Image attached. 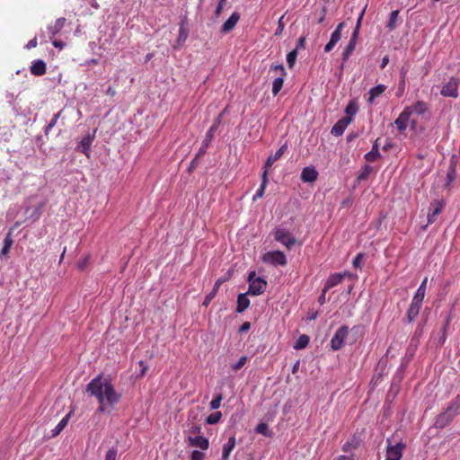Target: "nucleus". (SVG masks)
Here are the masks:
<instances>
[{
  "mask_svg": "<svg viewBox=\"0 0 460 460\" xmlns=\"http://www.w3.org/2000/svg\"><path fill=\"white\" fill-rule=\"evenodd\" d=\"M190 459L191 460H203L204 459V454L202 452H200V451L194 450L191 453Z\"/></svg>",
  "mask_w": 460,
  "mask_h": 460,
  "instance_id": "50",
  "label": "nucleus"
},
{
  "mask_svg": "<svg viewBox=\"0 0 460 460\" xmlns=\"http://www.w3.org/2000/svg\"><path fill=\"white\" fill-rule=\"evenodd\" d=\"M246 361H247V357L246 356H243V357H241L239 358V360L235 364H234L232 366V368L234 371H237V370H239L240 368H242L245 365Z\"/></svg>",
  "mask_w": 460,
  "mask_h": 460,
  "instance_id": "46",
  "label": "nucleus"
},
{
  "mask_svg": "<svg viewBox=\"0 0 460 460\" xmlns=\"http://www.w3.org/2000/svg\"><path fill=\"white\" fill-rule=\"evenodd\" d=\"M460 80L457 77H450V79L445 83L440 90V94L444 97L457 98L458 97V87Z\"/></svg>",
  "mask_w": 460,
  "mask_h": 460,
  "instance_id": "6",
  "label": "nucleus"
},
{
  "mask_svg": "<svg viewBox=\"0 0 460 460\" xmlns=\"http://www.w3.org/2000/svg\"><path fill=\"white\" fill-rule=\"evenodd\" d=\"M410 116L411 115L409 114L408 111L403 109L399 117L395 119L394 124L401 132L407 128Z\"/></svg>",
  "mask_w": 460,
  "mask_h": 460,
  "instance_id": "22",
  "label": "nucleus"
},
{
  "mask_svg": "<svg viewBox=\"0 0 460 460\" xmlns=\"http://www.w3.org/2000/svg\"><path fill=\"white\" fill-rule=\"evenodd\" d=\"M388 62H389V58H388V56H385V57L383 58V59H382V62H381V66H380V67H381L382 69H383V68H385V67L386 66V65L388 64Z\"/></svg>",
  "mask_w": 460,
  "mask_h": 460,
  "instance_id": "62",
  "label": "nucleus"
},
{
  "mask_svg": "<svg viewBox=\"0 0 460 460\" xmlns=\"http://www.w3.org/2000/svg\"><path fill=\"white\" fill-rule=\"evenodd\" d=\"M380 156H381V154L379 152L378 144H377V140H376L374 143L372 149L365 155V159L367 162H374Z\"/></svg>",
  "mask_w": 460,
  "mask_h": 460,
  "instance_id": "30",
  "label": "nucleus"
},
{
  "mask_svg": "<svg viewBox=\"0 0 460 460\" xmlns=\"http://www.w3.org/2000/svg\"><path fill=\"white\" fill-rule=\"evenodd\" d=\"M404 109L408 111L410 115H411L412 113L422 115L428 111L429 106L425 102L418 101L412 105L407 106Z\"/></svg>",
  "mask_w": 460,
  "mask_h": 460,
  "instance_id": "19",
  "label": "nucleus"
},
{
  "mask_svg": "<svg viewBox=\"0 0 460 460\" xmlns=\"http://www.w3.org/2000/svg\"><path fill=\"white\" fill-rule=\"evenodd\" d=\"M270 69L279 74V76L272 83V93L276 96L283 86L286 71L282 65H275Z\"/></svg>",
  "mask_w": 460,
  "mask_h": 460,
  "instance_id": "9",
  "label": "nucleus"
},
{
  "mask_svg": "<svg viewBox=\"0 0 460 460\" xmlns=\"http://www.w3.org/2000/svg\"><path fill=\"white\" fill-rule=\"evenodd\" d=\"M287 150L288 145L284 144L279 148V150L275 154H271L266 160V163L264 164V170L268 172V169L270 168L273 165V164L276 161H278Z\"/></svg>",
  "mask_w": 460,
  "mask_h": 460,
  "instance_id": "15",
  "label": "nucleus"
},
{
  "mask_svg": "<svg viewBox=\"0 0 460 460\" xmlns=\"http://www.w3.org/2000/svg\"><path fill=\"white\" fill-rule=\"evenodd\" d=\"M222 400H223V394H217L215 396V398L209 403L210 409L217 410L221 405Z\"/></svg>",
  "mask_w": 460,
  "mask_h": 460,
  "instance_id": "43",
  "label": "nucleus"
},
{
  "mask_svg": "<svg viewBox=\"0 0 460 460\" xmlns=\"http://www.w3.org/2000/svg\"><path fill=\"white\" fill-rule=\"evenodd\" d=\"M250 305V300L247 298L246 294H240L237 297V313H243Z\"/></svg>",
  "mask_w": 460,
  "mask_h": 460,
  "instance_id": "28",
  "label": "nucleus"
},
{
  "mask_svg": "<svg viewBox=\"0 0 460 460\" xmlns=\"http://www.w3.org/2000/svg\"><path fill=\"white\" fill-rule=\"evenodd\" d=\"M309 343V337L305 334H302L299 336V338L296 340L294 349H305Z\"/></svg>",
  "mask_w": 460,
  "mask_h": 460,
  "instance_id": "36",
  "label": "nucleus"
},
{
  "mask_svg": "<svg viewBox=\"0 0 460 460\" xmlns=\"http://www.w3.org/2000/svg\"><path fill=\"white\" fill-rule=\"evenodd\" d=\"M53 46H54L55 48H58V49H63V48H64L65 44H64V42H62V41H60V40H54V41H53Z\"/></svg>",
  "mask_w": 460,
  "mask_h": 460,
  "instance_id": "60",
  "label": "nucleus"
},
{
  "mask_svg": "<svg viewBox=\"0 0 460 460\" xmlns=\"http://www.w3.org/2000/svg\"><path fill=\"white\" fill-rule=\"evenodd\" d=\"M296 57H297L296 49H294V50L290 51L289 53H288L287 63H288L289 68H292L294 66L296 60Z\"/></svg>",
  "mask_w": 460,
  "mask_h": 460,
  "instance_id": "42",
  "label": "nucleus"
},
{
  "mask_svg": "<svg viewBox=\"0 0 460 460\" xmlns=\"http://www.w3.org/2000/svg\"><path fill=\"white\" fill-rule=\"evenodd\" d=\"M66 19L61 17L56 20L55 23L48 27L49 32L55 36L58 34L65 26Z\"/></svg>",
  "mask_w": 460,
  "mask_h": 460,
  "instance_id": "27",
  "label": "nucleus"
},
{
  "mask_svg": "<svg viewBox=\"0 0 460 460\" xmlns=\"http://www.w3.org/2000/svg\"><path fill=\"white\" fill-rule=\"evenodd\" d=\"M239 19V13L237 12L233 13L231 16L223 23L221 27V32L227 33L231 31L237 24Z\"/></svg>",
  "mask_w": 460,
  "mask_h": 460,
  "instance_id": "18",
  "label": "nucleus"
},
{
  "mask_svg": "<svg viewBox=\"0 0 460 460\" xmlns=\"http://www.w3.org/2000/svg\"><path fill=\"white\" fill-rule=\"evenodd\" d=\"M421 305H422V302L414 300L412 298V301H411V303L410 305V307H409V309L407 310V313H406V318H407V321L409 323H411V322H413L415 320V318L417 317V315L420 313V309L421 307Z\"/></svg>",
  "mask_w": 460,
  "mask_h": 460,
  "instance_id": "17",
  "label": "nucleus"
},
{
  "mask_svg": "<svg viewBox=\"0 0 460 460\" xmlns=\"http://www.w3.org/2000/svg\"><path fill=\"white\" fill-rule=\"evenodd\" d=\"M364 257V254L363 253H358L353 260L352 261V264L355 268L357 269H360L361 268V263H362V259Z\"/></svg>",
  "mask_w": 460,
  "mask_h": 460,
  "instance_id": "49",
  "label": "nucleus"
},
{
  "mask_svg": "<svg viewBox=\"0 0 460 460\" xmlns=\"http://www.w3.org/2000/svg\"><path fill=\"white\" fill-rule=\"evenodd\" d=\"M117 449L115 447H111L108 450L105 456V460H116L117 457Z\"/></svg>",
  "mask_w": 460,
  "mask_h": 460,
  "instance_id": "48",
  "label": "nucleus"
},
{
  "mask_svg": "<svg viewBox=\"0 0 460 460\" xmlns=\"http://www.w3.org/2000/svg\"><path fill=\"white\" fill-rule=\"evenodd\" d=\"M251 328V323L249 322H244L241 327L239 328L240 332H248Z\"/></svg>",
  "mask_w": 460,
  "mask_h": 460,
  "instance_id": "54",
  "label": "nucleus"
},
{
  "mask_svg": "<svg viewBox=\"0 0 460 460\" xmlns=\"http://www.w3.org/2000/svg\"><path fill=\"white\" fill-rule=\"evenodd\" d=\"M341 34H340V32L333 31L331 35L329 42L324 47V51L330 52L335 47V45L341 40Z\"/></svg>",
  "mask_w": 460,
  "mask_h": 460,
  "instance_id": "31",
  "label": "nucleus"
},
{
  "mask_svg": "<svg viewBox=\"0 0 460 460\" xmlns=\"http://www.w3.org/2000/svg\"><path fill=\"white\" fill-rule=\"evenodd\" d=\"M236 445L234 436L229 438L228 441L223 446L222 449V460H228V457Z\"/></svg>",
  "mask_w": 460,
  "mask_h": 460,
  "instance_id": "24",
  "label": "nucleus"
},
{
  "mask_svg": "<svg viewBox=\"0 0 460 460\" xmlns=\"http://www.w3.org/2000/svg\"><path fill=\"white\" fill-rule=\"evenodd\" d=\"M217 130V125H212L209 129L208 130V132L206 133V136H205V138L202 142V145L199 150V155H202V154H205L207 148L208 147V146L210 145L212 139H213V137H214V133Z\"/></svg>",
  "mask_w": 460,
  "mask_h": 460,
  "instance_id": "20",
  "label": "nucleus"
},
{
  "mask_svg": "<svg viewBox=\"0 0 460 460\" xmlns=\"http://www.w3.org/2000/svg\"><path fill=\"white\" fill-rule=\"evenodd\" d=\"M222 116H223V113H220L217 119L214 120L213 124L212 125H217V128H218L220 123H221V120H222Z\"/></svg>",
  "mask_w": 460,
  "mask_h": 460,
  "instance_id": "61",
  "label": "nucleus"
},
{
  "mask_svg": "<svg viewBox=\"0 0 460 460\" xmlns=\"http://www.w3.org/2000/svg\"><path fill=\"white\" fill-rule=\"evenodd\" d=\"M86 391L97 398L100 412H104L106 406H114L120 399V394L115 391L112 384L101 376L87 385Z\"/></svg>",
  "mask_w": 460,
  "mask_h": 460,
  "instance_id": "1",
  "label": "nucleus"
},
{
  "mask_svg": "<svg viewBox=\"0 0 460 460\" xmlns=\"http://www.w3.org/2000/svg\"><path fill=\"white\" fill-rule=\"evenodd\" d=\"M71 412L67 413L55 427V429L52 430V437L58 436L67 425L68 420L70 418Z\"/></svg>",
  "mask_w": 460,
  "mask_h": 460,
  "instance_id": "34",
  "label": "nucleus"
},
{
  "mask_svg": "<svg viewBox=\"0 0 460 460\" xmlns=\"http://www.w3.org/2000/svg\"><path fill=\"white\" fill-rule=\"evenodd\" d=\"M345 278V273H334L332 274L326 280L324 288L325 289H331L332 288L340 284Z\"/></svg>",
  "mask_w": 460,
  "mask_h": 460,
  "instance_id": "23",
  "label": "nucleus"
},
{
  "mask_svg": "<svg viewBox=\"0 0 460 460\" xmlns=\"http://www.w3.org/2000/svg\"><path fill=\"white\" fill-rule=\"evenodd\" d=\"M327 291H328V289H325V288H323V289L322 290V294L320 295V296L318 298V301L321 305H323L325 303V296H326Z\"/></svg>",
  "mask_w": 460,
  "mask_h": 460,
  "instance_id": "56",
  "label": "nucleus"
},
{
  "mask_svg": "<svg viewBox=\"0 0 460 460\" xmlns=\"http://www.w3.org/2000/svg\"><path fill=\"white\" fill-rule=\"evenodd\" d=\"M358 112V105L350 102L347 107L345 108V113L348 115L347 117L352 118Z\"/></svg>",
  "mask_w": 460,
  "mask_h": 460,
  "instance_id": "41",
  "label": "nucleus"
},
{
  "mask_svg": "<svg viewBox=\"0 0 460 460\" xmlns=\"http://www.w3.org/2000/svg\"><path fill=\"white\" fill-rule=\"evenodd\" d=\"M283 18H284V16H281L280 19L279 20V25H278V28H277V30L275 31V35H279L282 32L283 29H284V24H283V22H282Z\"/></svg>",
  "mask_w": 460,
  "mask_h": 460,
  "instance_id": "52",
  "label": "nucleus"
},
{
  "mask_svg": "<svg viewBox=\"0 0 460 460\" xmlns=\"http://www.w3.org/2000/svg\"><path fill=\"white\" fill-rule=\"evenodd\" d=\"M60 116V112L56 113L50 122L47 125L45 128V134H49V130L57 124V121Z\"/></svg>",
  "mask_w": 460,
  "mask_h": 460,
  "instance_id": "45",
  "label": "nucleus"
},
{
  "mask_svg": "<svg viewBox=\"0 0 460 460\" xmlns=\"http://www.w3.org/2000/svg\"><path fill=\"white\" fill-rule=\"evenodd\" d=\"M267 183H268L267 171L264 170L262 176H261V186L257 190L256 193L254 194V196L252 198L253 200H256L257 199H261L263 196Z\"/></svg>",
  "mask_w": 460,
  "mask_h": 460,
  "instance_id": "29",
  "label": "nucleus"
},
{
  "mask_svg": "<svg viewBox=\"0 0 460 460\" xmlns=\"http://www.w3.org/2000/svg\"><path fill=\"white\" fill-rule=\"evenodd\" d=\"M31 73L37 76L43 75L46 73L45 62L40 59L34 61L31 66Z\"/></svg>",
  "mask_w": 460,
  "mask_h": 460,
  "instance_id": "25",
  "label": "nucleus"
},
{
  "mask_svg": "<svg viewBox=\"0 0 460 460\" xmlns=\"http://www.w3.org/2000/svg\"><path fill=\"white\" fill-rule=\"evenodd\" d=\"M399 16V11L394 10L389 15V20L386 27L389 31H394L397 27V21Z\"/></svg>",
  "mask_w": 460,
  "mask_h": 460,
  "instance_id": "35",
  "label": "nucleus"
},
{
  "mask_svg": "<svg viewBox=\"0 0 460 460\" xmlns=\"http://www.w3.org/2000/svg\"><path fill=\"white\" fill-rule=\"evenodd\" d=\"M222 282H223V280L220 279L216 281L211 292L206 296V297L203 301V305L208 306L210 304V302L212 301V299L215 297L216 294L217 293L218 288L221 286Z\"/></svg>",
  "mask_w": 460,
  "mask_h": 460,
  "instance_id": "32",
  "label": "nucleus"
},
{
  "mask_svg": "<svg viewBox=\"0 0 460 460\" xmlns=\"http://www.w3.org/2000/svg\"><path fill=\"white\" fill-rule=\"evenodd\" d=\"M274 238L288 250H290L296 243L295 236L288 229L283 227L275 228Z\"/></svg>",
  "mask_w": 460,
  "mask_h": 460,
  "instance_id": "3",
  "label": "nucleus"
},
{
  "mask_svg": "<svg viewBox=\"0 0 460 460\" xmlns=\"http://www.w3.org/2000/svg\"><path fill=\"white\" fill-rule=\"evenodd\" d=\"M386 89V86L384 84H378L373 88H371L368 92L367 102L373 103L375 99L380 96Z\"/></svg>",
  "mask_w": 460,
  "mask_h": 460,
  "instance_id": "26",
  "label": "nucleus"
},
{
  "mask_svg": "<svg viewBox=\"0 0 460 460\" xmlns=\"http://www.w3.org/2000/svg\"><path fill=\"white\" fill-rule=\"evenodd\" d=\"M226 2V0H220L217 8H216V11H215V14L217 17H218L223 10V7H224V4Z\"/></svg>",
  "mask_w": 460,
  "mask_h": 460,
  "instance_id": "51",
  "label": "nucleus"
},
{
  "mask_svg": "<svg viewBox=\"0 0 460 460\" xmlns=\"http://www.w3.org/2000/svg\"><path fill=\"white\" fill-rule=\"evenodd\" d=\"M336 460H354V455L340 456Z\"/></svg>",
  "mask_w": 460,
  "mask_h": 460,
  "instance_id": "58",
  "label": "nucleus"
},
{
  "mask_svg": "<svg viewBox=\"0 0 460 460\" xmlns=\"http://www.w3.org/2000/svg\"><path fill=\"white\" fill-rule=\"evenodd\" d=\"M13 243V241L10 234H8L4 240V246L1 250V255L8 254Z\"/></svg>",
  "mask_w": 460,
  "mask_h": 460,
  "instance_id": "37",
  "label": "nucleus"
},
{
  "mask_svg": "<svg viewBox=\"0 0 460 460\" xmlns=\"http://www.w3.org/2000/svg\"><path fill=\"white\" fill-rule=\"evenodd\" d=\"M188 433L190 436H192V437L200 436L201 428L198 425L193 424L189 428Z\"/></svg>",
  "mask_w": 460,
  "mask_h": 460,
  "instance_id": "44",
  "label": "nucleus"
},
{
  "mask_svg": "<svg viewBox=\"0 0 460 460\" xmlns=\"http://www.w3.org/2000/svg\"><path fill=\"white\" fill-rule=\"evenodd\" d=\"M318 172L314 166H307L302 170L301 180L304 182H314L317 180Z\"/></svg>",
  "mask_w": 460,
  "mask_h": 460,
  "instance_id": "16",
  "label": "nucleus"
},
{
  "mask_svg": "<svg viewBox=\"0 0 460 460\" xmlns=\"http://www.w3.org/2000/svg\"><path fill=\"white\" fill-rule=\"evenodd\" d=\"M188 442L191 447H199L202 450H206L209 447L208 439L203 436H189Z\"/></svg>",
  "mask_w": 460,
  "mask_h": 460,
  "instance_id": "14",
  "label": "nucleus"
},
{
  "mask_svg": "<svg viewBox=\"0 0 460 460\" xmlns=\"http://www.w3.org/2000/svg\"><path fill=\"white\" fill-rule=\"evenodd\" d=\"M358 34H359V32H358L357 30L353 31L350 40L342 54L343 59H347L354 51L356 45H357Z\"/></svg>",
  "mask_w": 460,
  "mask_h": 460,
  "instance_id": "21",
  "label": "nucleus"
},
{
  "mask_svg": "<svg viewBox=\"0 0 460 460\" xmlns=\"http://www.w3.org/2000/svg\"><path fill=\"white\" fill-rule=\"evenodd\" d=\"M188 38V31L187 30L181 25L179 30V36H178V41L179 42H184Z\"/></svg>",
  "mask_w": 460,
  "mask_h": 460,
  "instance_id": "47",
  "label": "nucleus"
},
{
  "mask_svg": "<svg viewBox=\"0 0 460 460\" xmlns=\"http://www.w3.org/2000/svg\"><path fill=\"white\" fill-rule=\"evenodd\" d=\"M373 171V168L367 164L364 166V168L361 170V172H359V174L358 175V181H364L366 180L369 174L372 172Z\"/></svg>",
  "mask_w": 460,
  "mask_h": 460,
  "instance_id": "40",
  "label": "nucleus"
},
{
  "mask_svg": "<svg viewBox=\"0 0 460 460\" xmlns=\"http://www.w3.org/2000/svg\"><path fill=\"white\" fill-rule=\"evenodd\" d=\"M427 282H428V278L426 277V278H424L421 284L418 288V289L413 296L414 300L420 301V302L423 301L424 296H425V292H426Z\"/></svg>",
  "mask_w": 460,
  "mask_h": 460,
  "instance_id": "33",
  "label": "nucleus"
},
{
  "mask_svg": "<svg viewBox=\"0 0 460 460\" xmlns=\"http://www.w3.org/2000/svg\"><path fill=\"white\" fill-rule=\"evenodd\" d=\"M305 37H300L298 39V41H297V44H296V48L295 49H304L305 48Z\"/></svg>",
  "mask_w": 460,
  "mask_h": 460,
  "instance_id": "55",
  "label": "nucleus"
},
{
  "mask_svg": "<svg viewBox=\"0 0 460 460\" xmlns=\"http://www.w3.org/2000/svg\"><path fill=\"white\" fill-rule=\"evenodd\" d=\"M352 121V118L350 117H343L340 119L332 128L331 133L335 137L341 136L349 124Z\"/></svg>",
  "mask_w": 460,
  "mask_h": 460,
  "instance_id": "12",
  "label": "nucleus"
},
{
  "mask_svg": "<svg viewBox=\"0 0 460 460\" xmlns=\"http://www.w3.org/2000/svg\"><path fill=\"white\" fill-rule=\"evenodd\" d=\"M364 13H365V10H363L358 18V21H357V23H356V26H355V29L354 30H357L358 32H359V30H360V26H361V22H362V19H363V16H364Z\"/></svg>",
  "mask_w": 460,
  "mask_h": 460,
  "instance_id": "53",
  "label": "nucleus"
},
{
  "mask_svg": "<svg viewBox=\"0 0 460 460\" xmlns=\"http://www.w3.org/2000/svg\"><path fill=\"white\" fill-rule=\"evenodd\" d=\"M248 281H249V289L247 294H250L252 296H259L262 294L267 287V282L261 278H256L255 272L252 271L250 272L248 276Z\"/></svg>",
  "mask_w": 460,
  "mask_h": 460,
  "instance_id": "4",
  "label": "nucleus"
},
{
  "mask_svg": "<svg viewBox=\"0 0 460 460\" xmlns=\"http://www.w3.org/2000/svg\"><path fill=\"white\" fill-rule=\"evenodd\" d=\"M255 431L259 434L263 435L264 437H270L271 432L269 429V426L267 423L261 422L257 425Z\"/></svg>",
  "mask_w": 460,
  "mask_h": 460,
  "instance_id": "39",
  "label": "nucleus"
},
{
  "mask_svg": "<svg viewBox=\"0 0 460 460\" xmlns=\"http://www.w3.org/2000/svg\"><path fill=\"white\" fill-rule=\"evenodd\" d=\"M386 458L385 460H401L405 445L398 442L395 445L391 444L390 438L387 439Z\"/></svg>",
  "mask_w": 460,
  "mask_h": 460,
  "instance_id": "7",
  "label": "nucleus"
},
{
  "mask_svg": "<svg viewBox=\"0 0 460 460\" xmlns=\"http://www.w3.org/2000/svg\"><path fill=\"white\" fill-rule=\"evenodd\" d=\"M360 444L361 438L358 436L354 435L343 445L342 451L349 455H354L353 452L358 448Z\"/></svg>",
  "mask_w": 460,
  "mask_h": 460,
  "instance_id": "13",
  "label": "nucleus"
},
{
  "mask_svg": "<svg viewBox=\"0 0 460 460\" xmlns=\"http://www.w3.org/2000/svg\"><path fill=\"white\" fill-rule=\"evenodd\" d=\"M460 409V395H458L450 404L447 406V410L439 414L435 421V426L437 428H444L446 427L453 418L458 413Z\"/></svg>",
  "mask_w": 460,
  "mask_h": 460,
  "instance_id": "2",
  "label": "nucleus"
},
{
  "mask_svg": "<svg viewBox=\"0 0 460 460\" xmlns=\"http://www.w3.org/2000/svg\"><path fill=\"white\" fill-rule=\"evenodd\" d=\"M261 260L272 266H285L288 263L287 257L281 251L267 252L261 256Z\"/></svg>",
  "mask_w": 460,
  "mask_h": 460,
  "instance_id": "5",
  "label": "nucleus"
},
{
  "mask_svg": "<svg viewBox=\"0 0 460 460\" xmlns=\"http://www.w3.org/2000/svg\"><path fill=\"white\" fill-rule=\"evenodd\" d=\"M349 334V327L346 325L341 326L336 332L334 333L333 337L331 340V347L333 350H339L341 349L343 345L345 339L347 338Z\"/></svg>",
  "mask_w": 460,
  "mask_h": 460,
  "instance_id": "8",
  "label": "nucleus"
},
{
  "mask_svg": "<svg viewBox=\"0 0 460 460\" xmlns=\"http://www.w3.org/2000/svg\"><path fill=\"white\" fill-rule=\"evenodd\" d=\"M40 209L41 207H39L36 208L35 212L33 213L32 217H34V220L38 219L40 216Z\"/></svg>",
  "mask_w": 460,
  "mask_h": 460,
  "instance_id": "64",
  "label": "nucleus"
},
{
  "mask_svg": "<svg viewBox=\"0 0 460 460\" xmlns=\"http://www.w3.org/2000/svg\"><path fill=\"white\" fill-rule=\"evenodd\" d=\"M221 418H222V413L220 411H215L207 417L206 422L209 425H214V424L218 423L220 421Z\"/></svg>",
  "mask_w": 460,
  "mask_h": 460,
  "instance_id": "38",
  "label": "nucleus"
},
{
  "mask_svg": "<svg viewBox=\"0 0 460 460\" xmlns=\"http://www.w3.org/2000/svg\"><path fill=\"white\" fill-rule=\"evenodd\" d=\"M139 366L142 367L140 371V376H144L147 370V367L145 365V363L141 360L139 361Z\"/></svg>",
  "mask_w": 460,
  "mask_h": 460,
  "instance_id": "59",
  "label": "nucleus"
},
{
  "mask_svg": "<svg viewBox=\"0 0 460 460\" xmlns=\"http://www.w3.org/2000/svg\"><path fill=\"white\" fill-rule=\"evenodd\" d=\"M36 46H37V38L34 37L33 39L29 40V42L26 45V48L27 49H32V48H35Z\"/></svg>",
  "mask_w": 460,
  "mask_h": 460,
  "instance_id": "57",
  "label": "nucleus"
},
{
  "mask_svg": "<svg viewBox=\"0 0 460 460\" xmlns=\"http://www.w3.org/2000/svg\"><path fill=\"white\" fill-rule=\"evenodd\" d=\"M96 129L93 132V134H87L84 136L80 141L76 150L84 154L87 157L90 156L91 146L95 137Z\"/></svg>",
  "mask_w": 460,
  "mask_h": 460,
  "instance_id": "11",
  "label": "nucleus"
},
{
  "mask_svg": "<svg viewBox=\"0 0 460 460\" xmlns=\"http://www.w3.org/2000/svg\"><path fill=\"white\" fill-rule=\"evenodd\" d=\"M445 201L443 199H435L431 202L429 212L428 214V223L432 224L437 220L438 216L441 213Z\"/></svg>",
  "mask_w": 460,
  "mask_h": 460,
  "instance_id": "10",
  "label": "nucleus"
},
{
  "mask_svg": "<svg viewBox=\"0 0 460 460\" xmlns=\"http://www.w3.org/2000/svg\"><path fill=\"white\" fill-rule=\"evenodd\" d=\"M344 27H345V23H344L343 22H340V23L337 25V27H336V29L334 30V31H338V32H340V34H341V31H342V30H343V28H344Z\"/></svg>",
  "mask_w": 460,
  "mask_h": 460,
  "instance_id": "63",
  "label": "nucleus"
}]
</instances>
